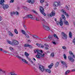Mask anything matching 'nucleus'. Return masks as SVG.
<instances>
[{"mask_svg": "<svg viewBox=\"0 0 75 75\" xmlns=\"http://www.w3.org/2000/svg\"><path fill=\"white\" fill-rule=\"evenodd\" d=\"M34 51L35 53H36V52H37V54L36 55V57H37V58L39 59L40 58V57H44L45 55V54H42L43 52L42 51V50L40 51L38 50H35Z\"/></svg>", "mask_w": 75, "mask_h": 75, "instance_id": "f257e3e1", "label": "nucleus"}, {"mask_svg": "<svg viewBox=\"0 0 75 75\" xmlns=\"http://www.w3.org/2000/svg\"><path fill=\"white\" fill-rule=\"evenodd\" d=\"M62 19H64V20H66V18H65V16L63 15H62V18H60V22L59 23L60 25H63V23H62Z\"/></svg>", "mask_w": 75, "mask_h": 75, "instance_id": "f03ea898", "label": "nucleus"}, {"mask_svg": "<svg viewBox=\"0 0 75 75\" xmlns=\"http://www.w3.org/2000/svg\"><path fill=\"white\" fill-rule=\"evenodd\" d=\"M8 43L10 44L11 45H18V42L16 40H13L11 42L10 41H8Z\"/></svg>", "mask_w": 75, "mask_h": 75, "instance_id": "7ed1b4c3", "label": "nucleus"}, {"mask_svg": "<svg viewBox=\"0 0 75 75\" xmlns=\"http://www.w3.org/2000/svg\"><path fill=\"white\" fill-rule=\"evenodd\" d=\"M40 12L43 15H44V16H46V14L44 12V8L42 6H40Z\"/></svg>", "mask_w": 75, "mask_h": 75, "instance_id": "20e7f679", "label": "nucleus"}, {"mask_svg": "<svg viewBox=\"0 0 75 75\" xmlns=\"http://www.w3.org/2000/svg\"><path fill=\"white\" fill-rule=\"evenodd\" d=\"M42 25L44 29L45 30H46V31H49V30H50V28L48 26L44 25V23H42Z\"/></svg>", "mask_w": 75, "mask_h": 75, "instance_id": "39448f33", "label": "nucleus"}, {"mask_svg": "<svg viewBox=\"0 0 75 75\" xmlns=\"http://www.w3.org/2000/svg\"><path fill=\"white\" fill-rule=\"evenodd\" d=\"M15 57H17V58H18L19 59H21L22 61H23V62H24L25 63H26V64H28V62L27 61H26L25 59H23V58L21 57L18 56H16V55H15L14 56Z\"/></svg>", "mask_w": 75, "mask_h": 75, "instance_id": "423d86ee", "label": "nucleus"}, {"mask_svg": "<svg viewBox=\"0 0 75 75\" xmlns=\"http://www.w3.org/2000/svg\"><path fill=\"white\" fill-rule=\"evenodd\" d=\"M62 38L64 39V40H67V35L64 32H62Z\"/></svg>", "mask_w": 75, "mask_h": 75, "instance_id": "0eeeda50", "label": "nucleus"}, {"mask_svg": "<svg viewBox=\"0 0 75 75\" xmlns=\"http://www.w3.org/2000/svg\"><path fill=\"white\" fill-rule=\"evenodd\" d=\"M39 69H40V71H42V72H44L45 70V68H44V67L42 65H40L39 66Z\"/></svg>", "mask_w": 75, "mask_h": 75, "instance_id": "6e6552de", "label": "nucleus"}, {"mask_svg": "<svg viewBox=\"0 0 75 75\" xmlns=\"http://www.w3.org/2000/svg\"><path fill=\"white\" fill-rule=\"evenodd\" d=\"M68 58L69 60L70 61H71V62H74V59H73L71 56H69L68 57Z\"/></svg>", "mask_w": 75, "mask_h": 75, "instance_id": "1a4fd4ad", "label": "nucleus"}, {"mask_svg": "<svg viewBox=\"0 0 75 75\" xmlns=\"http://www.w3.org/2000/svg\"><path fill=\"white\" fill-rule=\"evenodd\" d=\"M40 20L41 21H42V22L41 23L42 24V23H44V25H45V24H46L47 23H46V21L44 19V18H40Z\"/></svg>", "mask_w": 75, "mask_h": 75, "instance_id": "9d476101", "label": "nucleus"}, {"mask_svg": "<svg viewBox=\"0 0 75 75\" xmlns=\"http://www.w3.org/2000/svg\"><path fill=\"white\" fill-rule=\"evenodd\" d=\"M55 12L54 11H52V13H50V17L55 16Z\"/></svg>", "mask_w": 75, "mask_h": 75, "instance_id": "9b49d317", "label": "nucleus"}, {"mask_svg": "<svg viewBox=\"0 0 75 75\" xmlns=\"http://www.w3.org/2000/svg\"><path fill=\"white\" fill-rule=\"evenodd\" d=\"M27 18H29L31 20H34V17H33V16L31 15H27Z\"/></svg>", "mask_w": 75, "mask_h": 75, "instance_id": "f8f14e48", "label": "nucleus"}, {"mask_svg": "<svg viewBox=\"0 0 75 75\" xmlns=\"http://www.w3.org/2000/svg\"><path fill=\"white\" fill-rule=\"evenodd\" d=\"M24 47H30L31 48H32V46L31 45H28L27 44H26L24 45Z\"/></svg>", "mask_w": 75, "mask_h": 75, "instance_id": "ddd939ff", "label": "nucleus"}, {"mask_svg": "<svg viewBox=\"0 0 75 75\" xmlns=\"http://www.w3.org/2000/svg\"><path fill=\"white\" fill-rule=\"evenodd\" d=\"M3 8L4 10H5L7 8H8V7H9V6H8V4L5 5L4 6H3Z\"/></svg>", "mask_w": 75, "mask_h": 75, "instance_id": "4468645a", "label": "nucleus"}, {"mask_svg": "<svg viewBox=\"0 0 75 75\" xmlns=\"http://www.w3.org/2000/svg\"><path fill=\"white\" fill-rule=\"evenodd\" d=\"M53 5L54 7H57L59 5V4L58 2H56L53 3Z\"/></svg>", "mask_w": 75, "mask_h": 75, "instance_id": "2eb2a0df", "label": "nucleus"}, {"mask_svg": "<svg viewBox=\"0 0 75 75\" xmlns=\"http://www.w3.org/2000/svg\"><path fill=\"white\" fill-rule=\"evenodd\" d=\"M64 23L66 25H69V23H68V22L67 21L64 20L63 21Z\"/></svg>", "mask_w": 75, "mask_h": 75, "instance_id": "dca6fc26", "label": "nucleus"}, {"mask_svg": "<svg viewBox=\"0 0 75 75\" xmlns=\"http://www.w3.org/2000/svg\"><path fill=\"white\" fill-rule=\"evenodd\" d=\"M4 0H1L0 1V4H1L2 6H4Z\"/></svg>", "mask_w": 75, "mask_h": 75, "instance_id": "f3484780", "label": "nucleus"}, {"mask_svg": "<svg viewBox=\"0 0 75 75\" xmlns=\"http://www.w3.org/2000/svg\"><path fill=\"white\" fill-rule=\"evenodd\" d=\"M62 12L63 13V14H65L66 16H68V13H66V12H65V11L64 10V9H62Z\"/></svg>", "mask_w": 75, "mask_h": 75, "instance_id": "a211bd4d", "label": "nucleus"}, {"mask_svg": "<svg viewBox=\"0 0 75 75\" xmlns=\"http://www.w3.org/2000/svg\"><path fill=\"white\" fill-rule=\"evenodd\" d=\"M32 35L33 38H36V39L39 38L40 39V38H39V37L38 36H37L36 35Z\"/></svg>", "mask_w": 75, "mask_h": 75, "instance_id": "6ab92c4d", "label": "nucleus"}, {"mask_svg": "<svg viewBox=\"0 0 75 75\" xmlns=\"http://www.w3.org/2000/svg\"><path fill=\"white\" fill-rule=\"evenodd\" d=\"M53 65H54V63H52L50 65L48 66V68H49V69H51V68H52V67Z\"/></svg>", "mask_w": 75, "mask_h": 75, "instance_id": "aec40b11", "label": "nucleus"}, {"mask_svg": "<svg viewBox=\"0 0 75 75\" xmlns=\"http://www.w3.org/2000/svg\"><path fill=\"white\" fill-rule=\"evenodd\" d=\"M24 55L26 57V58H27V57H28V56L30 55V54L27 53L26 52H25Z\"/></svg>", "mask_w": 75, "mask_h": 75, "instance_id": "412c9836", "label": "nucleus"}, {"mask_svg": "<svg viewBox=\"0 0 75 75\" xmlns=\"http://www.w3.org/2000/svg\"><path fill=\"white\" fill-rule=\"evenodd\" d=\"M8 33H9V35H10L11 37H13V36H14V35H13V34L11 32H10V31H9L8 32Z\"/></svg>", "mask_w": 75, "mask_h": 75, "instance_id": "4be33fe9", "label": "nucleus"}, {"mask_svg": "<svg viewBox=\"0 0 75 75\" xmlns=\"http://www.w3.org/2000/svg\"><path fill=\"white\" fill-rule=\"evenodd\" d=\"M59 62H56L55 64V68H57V67H58L59 65Z\"/></svg>", "mask_w": 75, "mask_h": 75, "instance_id": "5701e85b", "label": "nucleus"}, {"mask_svg": "<svg viewBox=\"0 0 75 75\" xmlns=\"http://www.w3.org/2000/svg\"><path fill=\"white\" fill-rule=\"evenodd\" d=\"M53 37H54V38H57V40H58V39H59V38H58V36H57V35L55 34H54L53 35Z\"/></svg>", "mask_w": 75, "mask_h": 75, "instance_id": "b1692460", "label": "nucleus"}, {"mask_svg": "<svg viewBox=\"0 0 75 75\" xmlns=\"http://www.w3.org/2000/svg\"><path fill=\"white\" fill-rule=\"evenodd\" d=\"M45 71L46 72H47L48 73H51V70H50V69H45Z\"/></svg>", "mask_w": 75, "mask_h": 75, "instance_id": "393cba45", "label": "nucleus"}, {"mask_svg": "<svg viewBox=\"0 0 75 75\" xmlns=\"http://www.w3.org/2000/svg\"><path fill=\"white\" fill-rule=\"evenodd\" d=\"M61 64H63V65H66V63L64 61H61Z\"/></svg>", "mask_w": 75, "mask_h": 75, "instance_id": "a878e982", "label": "nucleus"}, {"mask_svg": "<svg viewBox=\"0 0 75 75\" xmlns=\"http://www.w3.org/2000/svg\"><path fill=\"white\" fill-rule=\"evenodd\" d=\"M44 45H42L41 44H40L39 47L43 48H44Z\"/></svg>", "mask_w": 75, "mask_h": 75, "instance_id": "bb28decb", "label": "nucleus"}, {"mask_svg": "<svg viewBox=\"0 0 75 75\" xmlns=\"http://www.w3.org/2000/svg\"><path fill=\"white\" fill-rule=\"evenodd\" d=\"M69 72H70V71H69V70H67L65 74V75H67V74H69Z\"/></svg>", "mask_w": 75, "mask_h": 75, "instance_id": "cd10ccee", "label": "nucleus"}, {"mask_svg": "<svg viewBox=\"0 0 75 75\" xmlns=\"http://www.w3.org/2000/svg\"><path fill=\"white\" fill-rule=\"evenodd\" d=\"M69 37L70 38H72V33L71 32H70L69 33Z\"/></svg>", "mask_w": 75, "mask_h": 75, "instance_id": "c85d7f7f", "label": "nucleus"}, {"mask_svg": "<svg viewBox=\"0 0 75 75\" xmlns=\"http://www.w3.org/2000/svg\"><path fill=\"white\" fill-rule=\"evenodd\" d=\"M14 32L16 34H18V31L17 30V29H15L14 30Z\"/></svg>", "mask_w": 75, "mask_h": 75, "instance_id": "c756f323", "label": "nucleus"}, {"mask_svg": "<svg viewBox=\"0 0 75 75\" xmlns=\"http://www.w3.org/2000/svg\"><path fill=\"white\" fill-rule=\"evenodd\" d=\"M13 14H14V15L16 14V15H17L18 16L19 14L18 12H13Z\"/></svg>", "mask_w": 75, "mask_h": 75, "instance_id": "7c9ffc66", "label": "nucleus"}, {"mask_svg": "<svg viewBox=\"0 0 75 75\" xmlns=\"http://www.w3.org/2000/svg\"><path fill=\"white\" fill-rule=\"evenodd\" d=\"M63 55L64 58V59H65V60L67 59V56H66V55H65V54H64Z\"/></svg>", "mask_w": 75, "mask_h": 75, "instance_id": "2f4dec72", "label": "nucleus"}, {"mask_svg": "<svg viewBox=\"0 0 75 75\" xmlns=\"http://www.w3.org/2000/svg\"><path fill=\"white\" fill-rule=\"evenodd\" d=\"M69 54L70 55V56H71V55H73V53H72V51H69Z\"/></svg>", "mask_w": 75, "mask_h": 75, "instance_id": "473e14b6", "label": "nucleus"}, {"mask_svg": "<svg viewBox=\"0 0 75 75\" xmlns=\"http://www.w3.org/2000/svg\"><path fill=\"white\" fill-rule=\"evenodd\" d=\"M34 18L35 19H33L34 20H36V21H39V19L37 17H36V18Z\"/></svg>", "mask_w": 75, "mask_h": 75, "instance_id": "72a5a7b5", "label": "nucleus"}, {"mask_svg": "<svg viewBox=\"0 0 75 75\" xmlns=\"http://www.w3.org/2000/svg\"><path fill=\"white\" fill-rule=\"evenodd\" d=\"M23 9L26 10H28V8H27V7L25 6H23Z\"/></svg>", "mask_w": 75, "mask_h": 75, "instance_id": "f704fd0d", "label": "nucleus"}, {"mask_svg": "<svg viewBox=\"0 0 75 75\" xmlns=\"http://www.w3.org/2000/svg\"><path fill=\"white\" fill-rule=\"evenodd\" d=\"M50 56L51 57H54V53H52L50 54Z\"/></svg>", "mask_w": 75, "mask_h": 75, "instance_id": "c9c22d12", "label": "nucleus"}, {"mask_svg": "<svg viewBox=\"0 0 75 75\" xmlns=\"http://www.w3.org/2000/svg\"><path fill=\"white\" fill-rule=\"evenodd\" d=\"M32 11L33 12H34V13L35 14H38L37 12H36V11H35L34 10H32Z\"/></svg>", "mask_w": 75, "mask_h": 75, "instance_id": "e433bc0d", "label": "nucleus"}, {"mask_svg": "<svg viewBox=\"0 0 75 75\" xmlns=\"http://www.w3.org/2000/svg\"><path fill=\"white\" fill-rule=\"evenodd\" d=\"M22 33L23 34H25V35L26 34H25V31H24L23 30H21Z\"/></svg>", "mask_w": 75, "mask_h": 75, "instance_id": "4c0bfd02", "label": "nucleus"}, {"mask_svg": "<svg viewBox=\"0 0 75 75\" xmlns=\"http://www.w3.org/2000/svg\"><path fill=\"white\" fill-rule=\"evenodd\" d=\"M13 72H11L10 73V74L11 75H17V74H15V73H13Z\"/></svg>", "mask_w": 75, "mask_h": 75, "instance_id": "58836bf2", "label": "nucleus"}, {"mask_svg": "<svg viewBox=\"0 0 75 75\" xmlns=\"http://www.w3.org/2000/svg\"><path fill=\"white\" fill-rule=\"evenodd\" d=\"M25 35L26 37L27 38H30V36L26 34Z\"/></svg>", "mask_w": 75, "mask_h": 75, "instance_id": "ea45409f", "label": "nucleus"}, {"mask_svg": "<svg viewBox=\"0 0 75 75\" xmlns=\"http://www.w3.org/2000/svg\"><path fill=\"white\" fill-rule=\"evenodd\" d=\"M62 48L64 50H66L67 49V47L65 46H63L62 47Z\"/></svg>", "mask_w": 75, "mask_h": 75, "instance_id": "a19ab883", "label": "nucleus"}, {"mask_svg": "<svg viewBox=\"0 0 75 75\" xmlns=\"http://www.w3.org/2000/svg\"><path fill=\"white\" fill-rule=\"evenodd\" d=\"M3 52L4 53V54H6V53H7L8 52L6 51V50H3Z\"/></svg>", "mask_w": 75, "mask_h": 75, "instance_id": "79ce46f5", "label": "nucleus"}, {"mask_svg": "<svg viewBox=\"0 0 75 75\" xmlns=\"http://www.w3.org/2000/svg\"><path fill=\"white\" fill-rule=\"evenodd\" d=\"M10 49L11 51H13V50H14L13 48L11 47H10Z\"/></svg>", "mask_w": 75, "mask_h": 75, "instance_id": "37998d69", "label": "nucleus"}, {"mask_svg": "<svg viewBox=\"0 0 75 75\" xmlns=\"http://www.w3.org/2000/svg\"><path fill=\"white\" fill-rule=\"evenodd\" d=\"M23 25L24 28H25V30H26L27 29V27H26V26L24 24H23Z\"/></svg>", "mask_w": 75, "mask_h": 75, "instance_id": "c03bdc74", "label": "nucleus"}, {"mask_svg": "<svg viewBox=\"0 0 75 75\" xmlns=\"http://www.w3.org/2000/svg\"><path fill=\"white\" fill-rule=\"evenodd\" d=\"M44 1V0H40V2L41 3H43Z\"/></svg>", "mask_w": 75, "mask_h": 75, "instance_id": "a18cd8bd", "label": "nucleus"}, {"mask_svg": "<svg viewBox=\"0 0 75 75\" xmlns=\"http://www.w3.org/2000/svg\"><path fill=\"white\" fill-rule=\"evenodd\" d=\"M48 38H49V39H51L52 38V36H49L48 37Z\"/></svg>", "mask_w": 75, "mask_h": 75, "instance_id": "49530a36", "label": "nucleus"}, {"mask_svg": "<svg viewBox=\"0 0 75 75\" xmlns=\"http://www.w3.org/2000/svg\"><path fill=\"white\" fill-rule=\"evenodd\" d=\"M26 58L28 59V61H30L31 60V59H30V58L29 57H27Z\"/></svg>", "mask_w": 75, "mask_h": 75, "instance_id": "de8ad7c7", "label": "nucleus"}, {"mask_svg": "<svg viewBox=\"0 0 75 75\" xmlns=\"http://www.w3.org/2000/svg\"><path fill=\"white\" fill-rule=\"evenodd\" d=\"M66 9H67V10H69V7H68V6H66Z\"/></svg>", "mask_w": 75, "mask_h": 75, "instance_id": "09e8293b", "label": "nucleus"}, {"mask_svg": "<svg viewBox=\"0 0 75 75\" xmlns=\"http://www.w3.org/2000/svg\"><path fill=\"white\" fill-rule=\"evenodd\" d=\"M15 55H16V56H18V54L17 52H15Z\"/></svg>", "mask_w": 75, "mask_h": 75, "instance_id": "8fccbe9b", "label": "nucleus"}, {"mask_svg": "<svg viewBox=\"0 0 75 75\" xmlns=\"http://www.w3.org/2000/svg\"><path fill=\"white\" fill-rule=\"evenodd\" d=\"M31 0H28L27 1V2H28V3H29L31 2Z\"/></svg>", "mask_w": 75, "mask_h": 75, "instance_id": "3c124183", "label": "nucleus"}, {"mask_svg": "<svg viewBox=\"0 0 75 75\" xmlns=\"http://www.w3.org/2000/svg\"><path fill=\"white\" fill-rule=\"evenodd\" d=\"M25 18H27V16L24 17H23V19H25Z\"/></svg>", "mask_w": 75, "mask_h": 75, "instance_id": "603ef678", "label": "nucleus"}, {"mask_svg": "<svg viewBox=\"0 0 75 75\" xmlns=\"http://www.w3.org/2000/svg\"><path fill=\"white\" fill-rule=\"evenodd\" d=\"M64 65H65L66 68H67L68 67V65L67 64V63L66 64H64Z\"/></svg>", "mask_w": 75, "mask_h": 75, "instance_id": "864d4df0", "label": "nucleus"}, {"mask_svg": "<svg viewBox=\"0 0 75 75\" xmlns=\"http://www.w3.org/2000/svg\"><path fill=\"white\" fill-rule=\"evenodd\" d=\"M44 45L46 47H49V45H47V44H44Z\"/></svg>", "mask_w": 75, "mask_h": 75, "instance_id": "5fc2aeb1", "label": "nucleus"}, {"mask_svg": "<svg viewBox=\"0 0 75 75\" xmlns=\"http://www.w3.org/2000/svg\"><path fill=\"white\" fill-rule=\"evenodd\" d=\"M52 43L53 44H54V45H56V42H52Z\"/></svg>", "mask_w": 75, "mask_h": 75, "instance_id": "6e6d98bb", "label": "nucleus"}, {"mask_svg": "<svg viewBox=\"0 0 75 75\" xmlns=\"http://www.w3.org/2000/svg\"><path fill=\"white\" fill-rule=\"evenodd\" d=\"M14 2V0H11L10 1V3H13Z\"/></svg>", "mask_w": 75, "mask_h": 75, "instance_id": "4d7b16f0", "label": "nucleus"}, {"mask_svg": "<svg viewBox=\"0 0 75 75\" xmlns=\"http://www.w3.org/2000/svg\"><path fill=\"white\" fill-rule=\"evenodd\" d=\"M36 45H37V46H38V47L40 46V44H38V43H36Z\"/></svg>", "mask_w": 75, "mask_h": 75, "instance_id": "13d9d810", "label": "nucleus"}, {"mask_svg": "<svg viewBox=\"0 0 75 75\" xmlns=\"http://www.w3.org/2000/svg\"><path fill=\"white\" fill-rule=\"evenodd\" d=\"M13 14H14V13H13V12H11V16H13Z\"/></svg>", "mask_w": 75, "mask_h": 75, "instance_id": "bf43d9fd", "label": "nucleus"}, {"mask_svg": "<svg viewBox=\"0 0 75 75\" xmlns=\"http://www.w3.org/2000/svg\"><path fill=\"white\" fill-rule=\"evenodd\" d=\"M2 20V17L0 16V21Z\"/></svg>", "mask_w": 75, "mask_h": 75, "instance_id": "052dcab7", "label": "nucleus"}, {"mask_svg": "<svg viewBox=\"0 0 75 75\" xmlns=\"http://www.w3.org/2000/svg\"><path fill=\"white\" fill-rule=\"evenodd\" d=\"M3 51V49L0 48V51Z\"/></svg>", "mask_w": 75, "mask_h": 75, "instance_id": "680f3d73", "label": "nucleus"}, {"mask_svg": "<svg viewBox=\"0 0 75 75\" xmlns=\"http://www.w3.org/2000/svg\"><path fill=\"white\" fill-rule=\"evenodd\" d=\"M45 50H48V47H46L45 48Z\"/></svg>", "mask_w": 75, "mask_h": 75, "instance_id": "e2e57ef3", "label": "nucleus"}, {"mask_svg": "<svg viewBox=\"0 0 75 75\" xmlns=\"http://www.w3.org/2000/svg\"><path fill=\"white\" fill-rule=\"evenodd\" d=\"M31 4H33L34 3V1H31Z\"/></svg>", "mask_w": 75, "mask_h": 75, "instance_id": "0e129e2a", "label": "nucleus"}, {"mask_svg": "<svg viewBox=\"0 0 75 75\" xmlns=\"http://www.w3.org/2000/svg\"><path fill=\"white\" fill-rule=\"evenodd\" d=\"M30 62L32 63V64H33V62L31 60H30Z\"/></svg>", "mask_w": 75, "mask_h": 75, "instance_id": "69168bd1", "label": "nucleus"}, {"mask_svg": "<svg viewBox=\"0 0 75 75\" xmlns=\"http://www.w3.org/2000/svg\"><path fill=\"white\" fill-rule=\"evenodd\" d=\"M28 42H31V40H28Z\"/></svg>", "mask_w": 75, "mask_h": 75, "instance_id": "338daca9", "label": "nucleus"}, {"mask_svg": "<svg viewBox=\"0 0 75 75\" xmlns=\"http://www.w3.org/2000/svg\"><path fill=\"white\" fill-rule=\"evenodd\" d=\"M71 71H75V69H73L71 70Z\"/></svg>", "mask_w": 75, "mask_h": 75, "instance_id": "774afa93", "label": "nucleus"}]
</instances>
